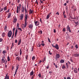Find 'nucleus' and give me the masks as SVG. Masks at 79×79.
<instances>
[{"mask_svg": "<svg viewBox=\"0 0 79 79\" xmlns=\"http://www.w3.org/2000/svg\"><path fill=\"white\" fill-rule=\"evenodd\" d=\"M51 14V13H50L47 16V19H48L50 17V15Z\"/></svg>", "mask_w": 79, "mask_h": 79, "instance_id": "obj_12", "label": "nucleus"}, {"mask_svg": "<svg viewBox=\"0 0 79 79\" xmlns=\"http://www.w3.org/2000/svg\"><path fill=\"white\" fill-rule=\"evenodd\" d=\"M56 14L58 15H59V13H58V12H57Z\"/></svg>", "mask_w": 79, "mask_h": 79, "instance_id": "obj_58", "label": "nucleus"}, {"mask_svg": "<svg viewBox=\"0 0 79 79\" xmlns=\"http://www.w3.org/2000/svg\"><path fill=\"white\" fill-rule=\"evenodd\" d=\"M55 66L56 68H58V66L57 65H55Z\"/></svg>", "mask_w": 79, "mask_h": 79, "instance_id": "obj_64", "label": "nucleus"}, {"mask_svg": "<svg viewBox=\"0 0 79 79\" xmlns=\"http://www.w3.org/2000/svg\"><path fill=\"white\" fill-rule=\"evenodd\" d=\"M75 57H79V53H75L73 55Z\"/></svg>", "mask_w": 79, "mask_h": 79, "instance_id": "obj_8", "label": "nucleus"}, {"mask_svg": "<svg viewBox=\"0 0 79 79\" xmlns=\"http://www.w3.org/2000/svg\"><path fill=\"white\" fill-rule=\"evenodd\" d=\"M18 32V31L17 30V28H16V29L15 32V37H16V36L17 35Z\"/></svg>", "mask_w": 79, "mask_h": 79, "instance_id": "obj_9", "label": "nucleus"}, {"mask_svg": "<svg viewBox=\"0 0 79 79\" xmlns=\"http://www.w3.org/2000/svg\"><path fill=\"white\" fill-rule=\"evenodd\" d=\"M35 56H33L32 57V60L33 61L35 60Z\"/></svg>", "mask_w": 79, "mask_h": 79, "instance_id": "obj_39", "label": "nucleus"}, {"mask_svg": "<svg viewBox=\"0 0 79 79\" xmlns=\"http://www.w3.org/2000/svg\"><path fill=\"white\" fill-rule=\"evenodd\" d=\"M66 66L67 68L68 69L69 67V64H68V63H66Z\"/></svg>", "mask_w": 79, "mask_h": 79, "instance_id": "obj_32", "label": "nucleus"}, {"mask_svg": "<svg viewBox=\"0 0 79 79\" xmlns=\"http://www.w3.org/2000/svg\"><path fill=\"white\" fill-rule=\"evenodd\" d=\"M33 13V10H31V9H30V14H32Z\"/></svg>", "mask_w": 79, "mask_h": 79, "instance_id": "obj_27", "label": "nucleus"}, {"mask_svg": "<svg viewBox=\"0 0 79 79\" xmlns=\"http://www.w3.org/2000/svg\"><path fill=\"white\" fill-rule=\"evenodd\" d=\"M56 57L59 58L60 57V55L59 54H57L56 56Z\"/></svg>", "mask_w": 79, "mask_h": 79, "instance_id": "obj_15", "label": "nucleus"}, {"mask_svg": "<svg viewBox=\"0 0 79 79\" xmlns=\"http://www.w3.org/2000/svg\"><path fill=\"white\" fill-rule=\"evenodd\" d=\"M38 76H39L40 78L41 77V74L40 73H39L38 75Z\"/></svg>", "mask_w": 79, "mask_h": 79, "instance_id": "obj_38", "label": "nucleus"}, {"mask_svg": "<svg viewBox=\"0 0 79 79\" xmlns=\"http://www.w3.org/2000/svg\"><path fill=\"white\" fill-rule=\"evenodd\" d=\"M15 28H13V32H15Z\"/></svg>", "mask_w": 79, "mask_h": 79, "instance_id": "obj_45", "label": "nucleus"}, {"mask_svg": "<svg viewBox=\"0 0 79 79\" xmlns=\"http://www.w3.org/2000/svg\"><path fill=\"white\" fill-rule=\"evenodd\" d=\"M5 33L3 32L2 34V36L3 37H4L5 36Z\"/></svg>", "mask_w": 79, "mask_h": 79, "instance_id": "obj_28", "label": "nucleus"}, {"mask_svg": "<svg viewBox=\"0 0 79 79\" xmlns=\"http://www.w3.org/2000/svg\"><path fill=\"white\" fill-rule=\"evenodd\" d=\"M40 2H41V3H43V1H42V0H40Z\"/></svg>", "mask_w": 79, "mask_h": 79, "instance_id": "obj_55", "label": "nucleus"}, {"mask_svg": "<svg viewBox=\"0 0 79 79\" xmlns=\"http://www.w3.org/2000/svg\"><path fill=\"white\" fill-rule=\"evenodd\" d=\"M2 49L0 50V54H1L2 53Z\"/></svg>", "mask_w": 79, "mask_h": 79, "instance_id": "obj_59", "label": "nucleus"}, {"mask_svg": "<svg viewBox=\"0 0 79 79\" xmlns=\"http://www.w3.org/2000/svg\"><path fill=\"white\" fill-rule=\"evenodd\" d=\"M3 39L2 38H0V42H2Z\"/></svg>", "mask_w": 79, "mask_h": 79, "instance_id": "obj_42", "label": "nucleus"}, {"mask_svg": "<svg viewBox=\"0 0 79 79\" xmlns=\"http://www.w3.org/2000/svg\"><path fill=\"white\" fill-rule=\"evenodd\" d=\"M48 42H50V43H51V41L50 40V39L48 37Z\"/></svg>", "mask_w": 79, "mask_h": 79, "instance_id": "obj_40", "label": "nucleus"}, {"mask_svg": "<svg viewBox=\"0 0 79 79\" xmlns=\"http://www.w3.org/2000/svg\"><path fill=\"white\" fill-rule=\"evenodd\" d=\"M75 47L76 48H77V49L78 48V47L77 46V44H76V45H75Z\"/></svg>", "mask_w": 79, "mask_h": 79, "instance_id": "obj_48", "label": "nucleus"}, {"mask_svg": "<svg viewBox=\"0 0 79 79\" xmlns=\"http://www.w3.org/2000/svg\"><path fill=\"white\" fill-rule=\"evenodd\" d=\"M27 56H28V55H27V56L26 57V60H27Z\"/></svg>", "mask_w": 79, "mask_h": 79, "instance_id": "obj_60", "label": "nucleus"}, {"mask_svg": "<svg viewBox=\"0 0 79 79\" xmlns=\"http://www.w3.org/2000/svg\"><path fill=\"white\" fill-rule=\"evenodd\" d=\"M17 18H14V21L13 22L14 23H16V22H17Z\"/></svg>", "mask_w": 79, "mask_h": 79, "instance_id": "obj_14", "label": "nucleus"}, {"mask_svg": "<svg viewBox=\"0 0 79 79\" xmlns=\"http://www.w3.org/2000/svg\"><path fill=\"white\" fill-rule=\"evenodd\" d=\"M10 11V9H9L7 11H6L5 12V13H9Z\"/></svg>", "mask_w": 79, "mask_h": 79, "instance_id": "obj_31", "label": "nucleus"}, {"mask_svg": "<svg viewBox=\"0 0 79 79\" xmlns=\"http://www.w3.org/2000/svg\"><path fill=\"white\" fill-rule=\"evenodd\" d=\"M17 27H19V24L18 23H17Z\"/></svg>", "mask_w": 79, "mask_h": 79, "instance_id": "obj_62", "label": "nucleus"}, {"mask_svg": "<svg viewBox=\"0 0 79 79\" xmlns=\"http://www.w3.org/2000/svg\"><path fill=\"white\" fill-rule=\"evenodd\" d=\"M46 58H44L43 60V62H44V61H46Z\"/></svg>", "mask_w": 79, "mask_h": 79, "instance_id": "obj_49", "label": "nucleus"}, {"mask_svg": "<svg viewBox=\"0 0 79 79\" xmlns=\"http://www.w3.org/2000/svg\"><path fill=\"white\" fill-rule=\"evenodd\" d=\"M3 10V9H0V12H1L2 11V10Z\"/></svg>", "mask_w": 79, "mask_h": 79, "instance_id": "obj_41", "label": "nucleus"}, {"mask_svg": "<svg viewBox=\"0 0 79 79\" xmlns=\"http://www.w3.org/2000/svg\"><path fill=\"white\" fill-rule=\"evenodd\" d=\"M49 74H52V72L51 71H49Z\"/></svg>", "mask_w": 79, "mask_h": 79, "instance_id": "obj_61", "label": "nucleus"}, {"mask_svg": "<svg viewBox=\"0 0 79 79\" xmlns=\"http://www.w3.org/2000/svg\"><path fill=\"white\" fill-rule=\"evenodd\" d=\"M34 22L35 23V25L36 26H38L40 24V23L39 21H34Z\"/></svg>", "mask_w": 79, "mask_h": 79, "instance_id": "obj_3", "label": "nucleus"}, {"mask_svg": "<svg viewBox=\"0 0 79 79\" xmlns=\"http://www.w3.org/2000/svg\"><path fill=\"white\" fill-rule=\"evenodd\" d=\"M74 72L75 73H77V68H75L74 69Z\"/></svg>", "mask_w": 79, "mask_h": 79, "instance_id": "obj_17", "label": "nucleus"}, {"mask_svg": "<svg viewBox=\"0 0 79 79\" xmlns=\"http://www.w3.org/2000/svg\"><path fill=\"white\" fill-rule=\"evenodd\" d=\"M67 79H71V78L70 77H68Z\"/></svg>", "mask_w": 79, "mask_h": 79, "instance_id": "obj_53", "label": "nucleus"}, {"mask_svg": "<svg viewBox=\"0 0 79 79\" xmlns=\"http://www.w3.org/2000/svg\"><path fill=\"white\" fill-rule=\"evenodd\" d=\"M64 15V18H67V17L66 15Z\"/></svg>", "mask_w": 79, "mask_h": 79, "instance_id": "obj_50", "label": "nucleus"}, {"mask_svg": "<svg viewBox=\"0 0 79 79\" xmlns=\"http://www.w3.org/2000/svg\"><path fill=\"white\" fill-rule=\"evenodd\" d=\"M14 69V66H13L12 67V70H13Z\"/></svg>", "mask_w": 79, "mask_h": 79, "instance_id": "obj_56", "label": "nucleus"}, {"mask_svg": "<svg viewBox=\"0 0 79 79\" xmlns=\"http://www.w3.org/2000/svg\"><path fill=\"white\" fill-rule=\"evenodd\" d=\"M5 62V60L3 58H2V63H4Z\"/></svg>", "mask_w": 79, "mask_h": 79, "instance_id": "obj_21", "label": "nucleus"}, {"mask_svg": "<svg viewBox=\"0 0 79 79\" xmlns=\"http://www.w3.org/2000/svg\"><path fill=\"white\" fill-rule=\"evenodd\" d=\"M19 52H20V55H21L22 53L21 48H20V49L19 51Z\"/></svg>", "mask_w": 79, "mask_h": 79, "instance_id": "obj_34", "label": "nucleus"}, {"mask_svg": "<svg viewBox=\"0 0 79 79\" xmlns=\"http://www.w3.org/2000/svg\"><path fill=\"white\" fill-rule=\"evenodd\" d=\"M7 59H8V62L10 61V58L9 57V56H8Z\"/></svg>", "mask_w": 79, "mask_h": 79, "instance_id": "obj_33", "label": "nucleus"}, {"mask_svg": "<svg viewBox=\"0 0 79 79\" xmlns=\"http://www.w3.org/2000/svg\"><path fill=\"white\" fill-rule=\"evenodd\" d=\"M49 65H48V66H47V68H46L47 69H48L49 68Z\"/></svg>", "mask_w": 79, "mask_h": 79, "instance_id": "obj_54", "label": "nucleus"}, {"mask_svg": "<svg viewBox=\"0 0 79 79\" xmlns=\"http://www.w3.org/2000/svg\"><path fill=\"white\" fill-rule=\"evenodd\" d=\"M6 51H5V50H4L3 51V52H2V53L3 54H6Z\"/></svg>", "mask_w": 79, "mask_h": 79, "instance_id": "obj_29", "label": "nucleus"}, {"mask_svg": "<svg viewBox=\"0 0 79 79\" xmlns=\"http://www.w3.org/2000/svg\"><path fill=\"white\" fill-rule=\"evenodd\" d=\"M21 39H20L19 40V43H18V45H20V44L21 43Z\"/></svg>", "mask_w": 79, "mask_h": 79, "instance_id": "obj_18", "label": "nucleus"}, {"mask_svg": "<svg viewBox=\"0 0 79 79\" xmlns=\"http://www.w3.org/2000/svg\"><path fill=\"white\" fill-rule=\"evenodd\" d=\"M40 22H41V23H42V20H41V19H40Z\"/></svg>", "mask_w": 79, "mask_h": 79, "instance_id": "obj_52", "label": "nucleus"}, {"mask_svg": "<svg viewBox=\"0 0 79 79\" xmlns=\"http://www.w3.org/2000/svg\"><path fill=\"white\" fill-rule=\"evenodd\" d=\"M48 53H49V54L50 55H52V53H50V51H48Z\"/></svg>", "mask_w": 79, "mask_h": 79, "instance_id": "obj_47", "label": "nucleus"}, {"mask_svg": "<svg viewBox=\"0 0 79 79\" xmlns=\"http://www.w3.org/2000/svg\"><path fill=\"white\" fill-rule=\"evenodd\" d=\"M21 7V4H19V10H20Z\"/></svg>", "mask_w": 79, "mask_h": 79, "instance_id": "obj_37", "label": "nucleus"}, {"mask_svg": "<svg viewBox=\"0 0 79 79\" xmlns=\"http://www.w3.org/2000/svg\"><path fill=\"white\" fill-rule=\"evenodd\" d=\"M34 73V72L33 71H32L30 73V75L32 76L33 75V74Z\"/></svg>", "mask_w": 79, "mask_h": 79, "instance_id": "obj_26", "label": "nucleus"}, {"mask_svg": "<svg viewBox=\"0 0 79 79\" xmlns=\"http://www.w3.org/2000/svg\"><path fill=\"white\" fill-rule=\"evenodd\" d=\"M19 65H17V66H16V69L15 70V73L14 74V77L15 76V75H16V73H17V71L18 70V69H19Z\"/></svg>", "mask_w": 79, "mask_h": 79, "instance_id": "obj_2", "label": "nucleus"}, {"mask_svg": "<svg viewBox=\"0 0 79 79\" xmlns=\"http://www.w3.org/2000/svg\"><path fill=\"white\" fill-rule=\"evenodd\" d=\"M24 15L23 14H20V15L19 17L20 18V20H23V18Z\"/></svg>", "mask_w": 79, "mask_h": 79, "instance_id": "obj_4", "label": "nucleus"}, {"mask_svg": "<svg viewBox=\"0 0 79 79\" xmlns=\"http://www.w3.org/2000/svg\"><path fill=\"white\" fill-rule=\"evenodd\" d=\"M28 18H29V16H28L27 14H26L25 16V19L24 20V21H27Z\"/></svg>", "mask_w": 79, "mask_h": 79, "instance_id": "obj_10", "label": "nucleus"}, {"mask_svg": "<svg viewBox=\"0 0 79 79\" xmlns=\"http://www.w3.org/2000/svg\"><path fill=\"white\" fill-rule=\"evenodd\" d=\"M33 25H32V24H30V25H29V28H30V29H32L33 28Z\"/></svg>", "mask_w": 79, "mask_h": 79, "instance_id": "obj_13", "label": "nucleus"}, {"mask_svg": "<svg viewBox=\"0 0 79 79\" xmlns=\"http://www.w3.org/2000/svg\"><path fill=\"white\" fill-rule=\"evenodd\" d=\"M37 46L38 47H40V43H38V44H37Z\"/></svg>", "mask_w": 79, "mask_h": 79, "instance_id": "obj_35", "label": "nucleus"}, {"mask_svg": "<svg viewBox=\"0 0 79 79\" xmlns=\"http://www.w3.org/2000/svg\"><path fill=\"white\" fill-rule=\"evenodd\" d=\"M12 13H9L7 14V18L9 19L11 17V15Z\"/></svg>", "mask_w": 79, "mask_h": 79, "instance_id": "obj_7", "label": "nucleus"}, {"mask_svg": "<svg viewBox=\"0 0 79 79\" xmlns=\"http://www.w3.org/2000/svg\"><path fill=\"white\" fill-rule=\"evenodd\" d=\"M53 32H54V33H55L56 32V30H55V29H54Z\"/></svg>", "mask_w": 79, "mask_h": 79, "instance_id": "obj_63", "label": "nucleus"}, {"mask_svg": "<svg viewBox=\"0 0 79 79\" xmlns=\"http://www.w3.org/2000/svg\"><path fill=\"white\" fill-rule=\"evenodd\" d=\"M21 60V58L20 57H19L18 58V60H19V61H20Z\"/></svg>", "mask_w": 79, "mask_h": 79, "instance_id": "obj_46", "label": "nucleus"}, {"mask_svg": "<svg viewBox=\"0 0 79 79\" xmlns=\"http://www.w3.org/2000/svg\"><path fill=\"white\" fill-rule=\"evenodd\" d=\"M7 76V73L6 75V76H5V78H4V79H9V76Z\"/></svg>", "mask_w": 79, "mask_h": 79, "instance_id": "obj_16", "label": "nucleus"}, {"mask_svg": "<svg viewBox=\"0 0 79 79\" xmlns=\"http://www.w3.org/2000/svg\"><path fill=\"white\" fill-rule=\"evenodd\" d=\"M66 29L67 31H69V32H71V31L70 30V27H69V25H68Z\"/></svg>", "mask_w": 79, "mask_h": 79, "instance_id": "obj_5", "label": "nucleus"}, {"mask_svg": "<svg viewBox=\"0 0 79 79\" xmlns=\"http://www.w3.org/2000/svg\"><path fill=\"white\" fill-rule=\"evenodd\" d=\"M19 6H17V9L16 10V12L17 13H19Z\"/></svg>", "mask_w": 79, "mask_h": 79, "instance_id": "obj_20", "label": "nucleus"}, {"mask_svg": "<svg viewBox=\"0 0 79 79\" xmlns=\"http://www.w3.org/2000/svg\"><path fill=\"white\" fill-rule=\"evenodd\" d=\"M25 23H24V25H27V21H24Z\"/></svg>", "mask_w": 79, "mask_h": 79, "instance_id": "obj_30", "label": "nucleus"}, {"mask_svg": "<svg viewBox=\"0 0 79 79\" xmlns=\"http://www.w3.org/2000/svg\"><path fill=\"white\" fill-rule=\"evenodd\" d=\"M42 62V61L40 60V62H39V63L40 64Z\"/></svg>", "mask_w": 79, "mask_h": 79, "instance_id": "obj_57", "label": "nucleus"}, {"mask_svg": "<svg viewBox=\"0 0 79 79\" xmlns=\"http://www.w3.org/2000/svg\"><path fill=\"white\" fill-rule=\"evenodd\" d=\"M38 32L39 34H40V35H41V34H42L43 31L41 30H40L38 31Z\"/></svg>", "mask_w": 79, "mask_h": 79, "instance_id": "obj_22", "label": "nucleus"}, {"mask_svg": "<svg viewBox=\"0 0 79 79\" xmlns=\"http://www.w3.org/2000/svg\"><path fill=\"white\" fill-rule=\"evenodd\" d=\"M62 69H64L65 68V66L64 65L62 66Z\"/></svg>", "mask_w": 79, "mask_h": 79, "instance_id": "obj_36", "label": "nucleus"}, {"mask_svg": "<svg viewBox=\"0 0 79 79\" xmlns=\"http://www.w3.org/2000/svg\"><path fill=\"white\" fill-rule=\"evenodd\" d=\"M18 42V40H17L16 39L15 40V43H17Z\"/></svg>", "mask_w": 79, "mask_h": 79, "instance_id": "obj_51", "label": "nucleus"}, {"mask_svg": "<svg viewBox=\"0 0 79 79\" xmlns=\"http://www.w3.org/2000/svg\"><path fill=\"white\" fill-rule=\"evenodd\" d=\"M64 60H61L60 61V63H64Z\"/></svg>", "mask_w": 79, "mask_h": 79, "instance_id": "obj_25", "label": "nucleus"}, {"mask_svg": "<svg viewBox=\"0 0 79 79\" xmlns=\"http://www.w3.org/2000/svg\"><path fill=\"white\" fill-rule=\"evenodd\" d=\"M18 30H20V31H22V29L20 28H18Z\"/></svg>", "mask_w": 79, "mask_h": 79, "instance_id": "obj_43", "label": "nucleus"}, {"mask_svg": "<svg viewBox=\"0 0 79 79\" xmlns=\"http://www.w3.org/2000/svg\"><path fill=\"white\" fill-rule=\"evenodd\" d=\"M12 32L11 31H9L8 33V36L9 37H11L12 36Z\"/></svg>", "mask_w": 79, "mask_h": 79, "instance_id": "obj_1", "label": "nucleus"}, {"mask_svg": "<svg viewBox=\"0 0 79 79\" xmlns=\"http://www.w3.org/2000/svg\"><path fill=\"white\" fill-rule=\"evenodd\" d=\"M62 31H66V29L64 28L63 30H62Z\"/></svg>", "mask_w": 79, "mask_h": 79, "instance_id": "obj_44", "label": "nucleus"}, {"mask_svg": "<svg viewBox=\"0 0 79 79\" xmlns=\"http://www.w3.org/2000/svg\"><path fill=\"white\" fill-rule=\"evenodd\" d=\"M25 14H26L27 13V14H28V12H27V10H26V7L25 8Z\"/></svg>", "mask_w": 79, "mask_h": 79, "instance_id": "obj_23", "label": "nucleus"}, {"mask_svg": "<svg viewBox=\"0 0 79 79\" xmlns=\"http://www.w3.org/2000/svg\"><path fill=\"white\" fill-rule=\"evenodd\" d=\"M7 26L6 25L5 26V28H4V30H5V31H7Z\"/></svg>", "mask_w": 79, "mask_h": 79, "instance_id": "obj_24", "label": "nucleus"}, {"mask_svg": "<svg viewBox=\"0 0 79 79\" xmlns=\"http://www.w3.org/2000/svg\"><path fill=\"white\" fill-rule=\"evenodd\" d=\"M7 10V6H5L3 8V10L5 11L6 10Z\"/></svg>", "mask_w": 79, "mask_h": 79, "instance_id": "obj_19", "label": "nucleus"}, {"mask_svg": "<svg viewBox=\"0 0 79 79\" xmlns=\"http://www.w3.org/2000/svg\"><path fill=\"white\" fill-rule=\"evenodd\" d=\"M55 48H56L57 50H59V46L58 45V44H56V45L55 46V47H54Z\"/></svg>", "mask_w": 79, "mask_h": 79, "instance_id": "obj_6", "label": "nucleus"}, {"mask_svg": "<svg viewBox=\"0 0 79 79\" xmlns=\"http://www.w3.org/2000/svg\"><path fill=\"white\" fill-rule=\"evenodd\" d=\"M25 10V8L23 6H22L21 8V11L22 12H24Z\"/></svg>", "mask_w": 79, "mask_h": 79, "instance_id": "obj_11", "label": "nucleus"}]
</instances>
